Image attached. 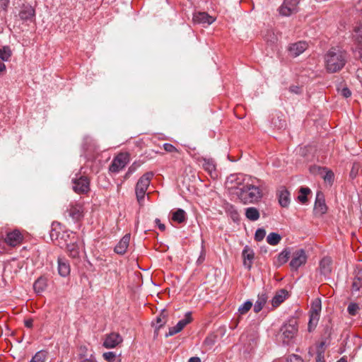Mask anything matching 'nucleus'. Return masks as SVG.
<instances>
[{"mask_svg":"<svg viewBox=\"0 0 362 362\" xmlns=\"http://www.w3.org/2000/svg\"><path fill=\"white\" fill-rule=\"evenodd\" d=\"M216 341V336L214 334H211L206 337L204 341V345L211 348Z\"/></svg>","mask_w":362,"mask_h":362,"instance_id":"a19ab883","label":"nucleus"},{"mask_svg":"<svg viewBox=\"0 0 362 362\" xmlns=\"http://www.w3.org/2000/svg\"><path fill=\"white\" fill-rule=\"evenodd\" d=\"M1 6L3 7L4 9H6V8L7 7V2L2 3Z\"/></svg>","mask_w":362,"mask_h":362,"instance_id":"680f3d73","label":"nucleus"},{"mask_svg":"<svg viewBox=\"0 0 362 362\" xmlns=\"http://www.w3.org/2000/svg\"><path fill=\"white\" fill-rule=\"evenodd\" d=\"M359 309V307L358 304L354 303H351L347 308V311L351 315H356L358 310Z\"/></svg>","mask_w":362,"mask_h":362,"instance_id":"37998d69","label":"nucleus"},{"mask_svg":"<svg viewBox=\"0 0 362 362\" xmlns=\"http://www.w3.org/2000/svg\"><path fill=\"white\" fill-rule=\"evenodd\" d=\"M325 342L322 341L317 346L315 362H325Z\"/></svg>","mask_w":362,"mask_h":362,"instance_id":"7c9ffc66","label":"nucleus"},{"mask_svg":"<svg viewBox=\"0 0 362 362\" xmlns=\"http://www.w3.org/2000/svg\"><path fill=\"white\" fill-rule=\"evenodd\" d=\"M288 296V292L286 289H281L278 291L272 300V306L274 308L278 307L283 303Z\"/></svg>","mask_w":362,"mask_h":362,"instance_id":"393cba45","label":"nucleus"},{"mask_svg":"<svg viewBox=\"0 0 362 362\" xmlns=\"http://www.w3.org/2000/svg\"><path fill=\"white\" fill-rule=\"evenodd\" d=\"M163 148L165 151H166L167 152H177V148L171 144H169V143H165L163 144Z\"/></svg>","mask_w":362,"mask_h":362,"instance_id":"09e8293b","label":"nucleus"},{"mask_svg":"<svg viewBox=\"0 0 362 362\" xmlns=\"http://www.w3.org/2000/svg\"><path fill=\"white\" fill-rule=\"evenodd\" d=\"M172 219L177 223H183L185 221V211L183 209H178L173 213Z\"/></svg>","mask_w":362,"mask_h":362,"instance_id":"f704fd0d","label":"nucleus"},{"mask_svg":"<svg viewBox=\"0 0 362 362\" xmlns=\"http://www.w3.org/2000/svg\"><path fill=\"white\" fill-rule=\"evenodd\" d=\"M122 341V337L115 332L108 334L103 341V346L107 349H112Z\"/></svg>","mask_w":362,"mask_h":362,"instance_id":"f3484780","label":"nucleus"},{"mask_svg":"<svg viewBox=\"0 0 362 362\" xmlns=\"http://www.w3.org/2000/svg\"><path fill=\"white\" fill-rule=\"evenodd\" d=\"M290 254L291 252L288 249H285L281 252H280L276 260L278 265L281 266L286 263L290 257Z\"/></svg>","mask_w":362,"mask_h":362,"instance_id":"2f4dec72","label":"nucleus"},{"mask_svg":"<svg viewBox=\"0 0 362 362\" xmlns=\"http://www.w3.org/2000/svg\"><path fill=\"white\" fill-rule=\"evenodd\" d=\"M338 91L340 93V94L343 97H344L346 98H347L351 95V92L347 87H344V88H341V90L338 89Z\"/></svg>","mask_w":362,"mask_h":362,"instance_id":"de8ad7c7","label":"nucleus"},{"mask_svg":"<svg viewBox=\"0 0 362 362\" xmlns=\"http://www.w3.org/2000/svg\"><path fill=\"white\" fill-rule=\"evenodd\" d=\"M355 34L354 35L355 43L356 44V49H358L359 58L362 57V23H360L354 29Z\"/></svg>","mask_w":362,"mask_h":362,"instance_id":"412c9836","label":"nucleus"},{"mask_svg":"<svg viewBox=\"0 0 362 362\" xmlns=\"http://www.w3.org/2000/svg\"><path fill=\"white\" fill-rule=\"evenodd\" d=\"M294 11L293 8L288 6L286 3H284L279 8V13L284 16H289L293 13Z\"/></svg>","mask_w":362,"mask_h":362,"instance_id":"e433bc0d","label":"nucleus"},{"mask_svg":"<svg viewBox=\"0 0 362 362\" xmlns=\"http://www.w3.org/2000/svg\"><path fill=\"white\" fill-rule=\"evenodd\" d=\"M129 161V156L127 153L118 154L112 161L109 170L112 173H119Z\"/></svg>","mask_w":362,"mask_h":362,"instance_id":"0eeeda50","label":"nucleus"},{"mask_svg":"<svg viewBox=\"0 0 362 362\" xmlns=\"http://www.w3.org/2000/svg\"><path fill=\"white\" fill-rule=\"evenodd\" d=\"M231 216H232L233 219L235 221V219H238V213L235 210H233L231 212Z\"/></svg>","mask_w":362,"mask_h":362,"instance_id":"13d9d810","label":"nucleus"},{"mask_svg":"<svg viewBox=\"0 0 362 362\" xmlns=\"http://www.w3.org/2000/svg\"><path fill=\"white\" fill-rule=\"evenodd\" d=\"M281 240V235L277 233H270L267 237V242L271 245H276Z\"/></svg>","mask_w":362,"mask_h":362,"instance_id":"473e14b6","label":"nucleus"},{"mask_svg":"<svg viewBox=\"0 0 362 362\" xmlns=\"http://www.w3.org/2000/svg\"><path fill=\"white\" fill-rule=\"evenodd\" d=\"M6 66L3 61L0 60V73L5 71Z\"/></svg>","mask_w":362,"mask_h":362,"instance_id":"bf43d9fd","label":"nucleus"},{"mask_svg":"<svg viewBox=\"0 0 362 362\" xmlns=\"http://www.w3.org/2000/svg\"><path fill=\"white\" fill-rule=\"evenodd\" d=\"M361 74H362V71H359V70H358V71H357V76H358V77H360V76H361Z\"/></svg>","mask_w":362,"mask_h":362,"instance_id":"e2e57ef3","label":"nucleus"},{"mask_svg":"<svg viewBox=\"0 0 362 362\" xmlns=\"http://www.w3.org/2000/svg\"><path fill=\"white\" fill-rule=\"evenodd\" d=\"M19 18L23 21H33L35 16V11L33 6L28 4H24L20 12Z\"/></svg>","mask_w":362,"mask_h":362,"instance_id":"dca6fc26","label":"nucleus"},{"mask_svg":"<svg viewBox=\"0 0 362 362\" xmlns=\"http://www.w3.org/2000/svg\"><path fill=\"white\" fill-rule=\"evenodd\" d=\"M23 235L18 229H14L6 233L4 242L10 247H16L22 243Z\"/></svg>","mask_w":362,"mask_h":362,"instance_id":"9b49d317","label":"nucleus"},{"mask_svg":"<svg viewBox=\"0 0 362 362\" xmlns=\"http://www.w3.org/2000/svg\"><path fill=\"white\" fill-rule=\"evenodd\" d=\"M140 165L141 164L138 162H134V163H132L128 168V170L124 175V178H129L130 175L133 174L138 169V168L140 167Z\"/></svg>","mask_w":362,"mask_h":362,"instance_id":"79ce46f5","label":"nucleus"},{"mask_svg":"<svg viewBox=\"0 0 362 362\" xmlns=\"http://www.w3.org/2000/svg\"><path fill=\"white\" fill-rule=\"evenodd\" d=\"M308 47V44L305 41H299L289 46L288 51L293 57H298L302 54Z\"/></svg>","mask_w":362,"mask_h":362,"instance_id":"aec40b11","label":"nucleus"},{"mask_svg":"<svg viewBox=\"0 0 362 362\" xmlns=\"http://www.w3.org/2000/svg\"><path fill=\"white\" fill-rule=\"evenodd\" d=\"M243 265L247 269H250L255 259L254 250L248 245H245L242 252Z\"/></svg>","mask_w":362,"mask_h":362,"instance_id":"2eb2a0df","label":"nucleus"},{"mask_svg":"<svg viewBox=\"0 0 362 362\" xmlns=\"http://www.w3.org/2000/svg\"><path fill=\"white\" fill-rule=\"evenodd\" d=\"M188 362H201V359L199 357H197V356H194V357H191Z\"/></svg>","mask_w":362,"mask_h":362,"instance_id":"4d7b16f0","label":"nucleus"},{"mask_svg":"<svg viewBox=\"0 0 362 362\" xmlns=\"http://www.w3.org/2000/svg\"><path fill=\"white\" fill-rule=\"evenodd\" d=\"M321 308V300L320 298H315L312 302L310 310V319L308 322L309 332H311L316 327L319 321Z\"/></svg>","mask_w":362,"mask_h":362,"instance_id":"39448f33","label":"nucleus"},{"mask_svg":"<svg viewBox=\"0 0 362 362\" xmlns=\"http://www.w3.org/2000/svg\"><path fill=\"white\" fill-rule=\"evenodd\" d=\"M155 222L160 230L163 231L165 229V225L160 223L159 218H156Z\"/></svg>","mask_w":362,"mask_h":362,"instance_id":"5fc2aeb1","label":"nucleus"},{"mask_svg":"<svg viewBox=\"0 0 362 362\" xmlns=\"http://www.w3.org/2000/svg\"><path fill=\"white\" fill-rule=\"evenodd\" d=\"M202 165L204 169L209 173H212L216 170V165L212 159L204 158Z\"/></svg>","mask_w":362,"mask_h":362,"instance_id":"c9c22d12","label":"nucleus"},{"mask_svg":"<svg viewBox=\"0 0 362 362\" xmlns=\"http://www.w3.org/2000/svg\"><path fill=\"white\" fill-rule=\"evenodd\" d=\"M236 194L245 204L256 203L262 197V192L259 187L249 182L244 184L243 187L237 191Z\"/></svg>","mask_w":362,"mask_h":362,"instance_id":"f03ea898","label":"nucleus"},{"mask_svg":"<svg viewBox=\"0 0 362 362\" xmlns=\"http://www.w3.org/2000/svg\"><path fill=\"white\" fill-rule=\"evenodd\" d=\"M192 19L194 23L203 24L204 25H211L215 21L214 18L209 16L206 12H197L194 13Z\"/></svg>","mask_w":362,"mask_h":362,"instance_id":"a211bd4d","label":"nucleus"},{"mask_svg":"<svg viewBox=\"0 0 362 362\" xmlns=\"http://www.w3.org/2000/svg\"><path fill=\"white\" fill-rule=\"evenodd\" d=\"M205 259V252L204 250H202L199 257L197 260V263L198 264H201Z\"/></svg>","mask_w":362,"mask_h":362,"instance_id":"603ef678","label":"nucleus"},{"mask_svg":"<svg viewBox=\"0 0 362 362\" xmlns=\"http://www.w3.org/2000/svg\"><path fill=\"white\" fill-rule=\"evenodd\" d=\"M314 211L316 214L319 215H322L327 211V206L325 204L324 195L320 191H318L316 194Z\"/></svg>","mask_w":362,"mask_h":362,"instance_id":"4468645a","label":"nucleus"},{"mask_svg":"<svg viewBox=\"0 0 362 362\" xmlns=\"http://www.w3.org/2000/svg\"><path fill=\"white\" fill-rule=\"evenodd\" d=\"M337 362H347V361L345 358V357H342L339 360H338Z\"/></svg>","mask_w":362,"mask_h":362,"instance_id":"052dcab7","label":"nucleus"},{"mask_svg":"<svg viewBox=\"0 0 362 362\" xmlns=\"http://www.w3.org/2000/svg\"><path fill=\"white\" fill-rule=\"evenodd\" d=\"M73 189L78 194L86 193L89 190V180L86 177L76 175V177L72 178Z\"/></svg>","mask_w":362,"mask_h":362,"instance_id":"9d476101","label":"nucleus"},{"mask_svg":"<svg viewBox=\"0 0 362 362\" xmlns=\"http://www.w3.org/2000/svg\"><path fill=\"white\" fill-rule=\"evenodd\" d=\"M46 287H47L46 279L44 278H42V277L37 279L33 284L34 291L37 293H41L42 292H43L45 291V289L46 288Z\"/></svg>","mask_w":362,"mask_h":362,"instance_id":"c756f323","label":"nucleus"},{"mask_svg":"<svg viewBox=\"0 0 362 362\" xmlns=\"http://www.w3.org/2000/svg\"><path fill=\"white\" fill-rule=\"evenodd\" d=\"M323 178L325 182L332 183L334 180V174L332 171H327Z\"/></svg>","mask_w":362,"mask_h":362,"instance_id":"8fccbe9b","label":"nucleus"},{"mask_svg":"<svg viewBox=\"0 0 362 362\" xmlns=\"http://www.w3.org/2000/svg\"><path fill=\"white\" fill-rule=\"evenodd\" d=\"M266 235V231L263 228H258L255 234V239L257 241H261L264 239Z\"/></svg>","mask_w":362,"mask_h":362,"instance_id":"c03bdc74","label":"nucleus"},{"mask_svg":"<svg viewBox=\"0 0 362 362\" xmlns=\"http://www.w3.org/2000/svg\"><path fill=\"white\" fill-rule=\"evenodd\" d=\"M130 241V234H126L122 237L115 247V252L119 255H124L129 246Z\"/></svg>","mask_w":362,"mask_h":362,"instance_id":"4be33fe9","label":"nucleus"},{"mask_svg":"<svg viewBox=\"0 0 362 362\" xmlns=\"http://www.w3.org/2000/svg\"><path fill=\"white\" fill-rule=\"evenodd\" d=\"M66 248L67 252L69 255L74 259H78L79 258L80 255V248L78 245L77 244V240L75 241L71 242L66 246H65Z\"/></svg>","mask_w":362,"mask_h":362,"instance_id":"bb28decb","label":"nucleus"},{"mask_svg":"<svg viewBox=\"0 0 362 362\" xmlns=\"http://www.w3.org/2000/svg\"><path fill=\"white\" fill-rule=\"evenodd\" d=\"M250 180V177L243 174H232L227 177L226 184L230 185V188H236L239 191V189L243 187L244 184L248 182Z\"/></svg>","mask_w":362,"mask_h":362,"instance_id":"6e6552de","label":"nucleus"},{"mask_svg":"<svg viewBox=\"0 0 362 362\" xmlns=\"http://www.w3.org/2000/svg\"><path fill=\"white\" fill-rule=\"evenodd\" d=\"M290 91L291 93H296V94H298L300 93V88L298 86H291L290 88H289Z\"/></svg>","mask_w":362,"mask_h":362,"instance_id":"864d4df0","label":"nucleus"},{"mask_svg":"<svg viewBox=\"0 0 362 362\" xmlns=\"http://www.w3.org/2000/svg\"><path fill=\"white\" fill-rule=\"evenodd\" d=\"M245 216L252 221H255L259 218V212L255 207H248L245 209Z\"/></svg>","mask_w":362,"mask_h":362,"instance_id":"c85d7f7f","label":"nucleus"},{"mask_svg":"<svg viewBox=\"0 0 362 362\" xmlns=\"http://www.w3.org/2000/svg\"><path fill=\"white\" fill-rule=\"evenodd\" d=\"M362 288V267L357 265L354 269V278L351 285L353 292H356Z\"/></svg>","mask_w":362,"mask_h":362,"instance_id":"6ab92c4d","label":"nucleus"},{"mask_svg":"<svg viewBox=\"0 0 362 362\" xmlns=\"http://www.w3.org/2000/svg\"><path fill=\"white\" fill-rule=\"evenodd\" d=\"M192 320L191 313H187L184 319L180 320L175 326L169 328V331L165 334V337H168L180 332Z\"/></svg>","mask_w":362,"mask_h":362,"instance_id":"ddd939ff","label":"nucleus"},{"mask_svg":"<svg viewBox=\"0 0 362 362\" xmlns=\"http://www.w3.org/2000/svg\"><path fill=\"white\" fill-rule=\"evenodd\" d=\"M279 202L282 207H287L290 204V193L285 187H281L279 192Z\"/></svg>","mask_w":362,"mask_h":362,"instance_id":"5701e85b","label":"nucleus"},{"mask_svg":"<svg viewBox=\"0 0 362 362\" xmlns=\"http://www.w3.org/2000/svg\"><path fill=\"white\" fill-rule=\"evenodd\" d=\"M12 55V52L8 46H4L0 49V59L3 62H8Z\"/></svg>","mask_w":362,"mask_h":362,"instance_id":"72a5a7b5","label":"nucleus"},{"mask_svg":"<svg viewBox=\"0 0 362 362\" xmlns=\"http://www.w3.org/2000/svg\"><path fill=\"white\" fill-rule=\"evenodd\" d=\"M281 332L284 337V341L288 343L296 336L298 332L296 322L293 321L292 323L284 324L281 328Z\"/></svg>","mask_w":362,"mask_h":362,"instance_id":"f8f14e48","label":"nucleus"},{"mask_svg":"<svg viewBox=\"0 0 362 362\" xmlns=\"http://www.w3.org/2000/svg\"><path fill=\"white\" fill-rule=\"evenodd\" d=\"M156 322L158 324V328L161 327L165 323V316L160 315L156 319Z\"/></svg>","mask_w":362,"mask_h":362,"instance_id":"3c124183","label":"nucleus"},{"mask_svg":"<svg viewBox=\"0 0 362 362\" xmlns=\"http://www.w3.org/2000/svg\"><path fill=\"white\" fill-rule=\"evenodd\" d=\"M64 216L74 223L80 221L83 217V205L79 203H71L64 212Z\"/></svg>","mask_w":362,"mask_h":362,"instance_id":"423d86ee","label":"nucleus"},{"mask_svg":"<svg viewBox=\"0 0 362 362\" xmlns=\"http://www.w3.org/2000/svg\"><path fill=\"white\" fill-rule=\"evenodd\" d=\"M268 297L266 293L262 292L258 294L257 299L254 305V312L258 313L262 310L265 303H267Z\"/></svg>","mask_w":362,"mask_h":362,"instance_id":"cd10ccee","label":"nucleus"},{"mask_svg":"<svg viewBox=\"0 0 362 362\" xmlns=\"http://www.w3.org/2000/svg\"><path fill=\"white\" fill-rule=\"evenodd\" d=\"M307 262V255L305 250L299 249L296 250L292 255V259L290 262V267L292 270H298V269L305 264Z\"/></svg>","mask_w":362,"mask_h":362,"instance_id":"1a4fd4ad","label":"nucleus"},{"mask_svg":"<svg viewBox=\"0 0 362 362\" xmlns=\"http://www.w3.org/2000/svg\"><path fill=\"white\" fill-rule=\"evenodd\" d=\"M46 353L43 351H40L31 358L30 362H45L46 359Z\"/></svg>","mask_w":362,"mask_h":362,"instance_id":"58836bf2","label":"nucleus"},{"mask_svg":"<svg viewBox=\"0 0 362 362\" xmlns=\"http://www.w3.org/2000/svg\"><path fill=\"white\" fill-rule=\"evenodd\" d=\"M33 320L32 319H28L25 320V326L28 328H31L33 327Z\"/></svg>","mask_w":362,"mask_h":362,"instance_id":"6e6d98bb","label":"nucleus"},{"mask_svg":"<svg viewBox=\"0 0 362 362\" xmlns=\"http://www.w3.org/2000/svg\"><path fill=\"white\" fill-rule=\"evenodd\" d=\"M52 241H57V245L63 248L69 243L78 240L75 234L69 230H62L60 223L52 224V230L49 233Z\"/></svg>","mask_w":362,"mask_h":362,"instance_id":"7ed1b4c3","label":"nucleus"},{"mask_svg":"<svg viewBox=\"0 0 362 362\" xmlns=\"http://www.w3.org/2000/svg\"><path fill=\"white\" fill-rule=\"evenodd\" d=\"M58 272L62 276H66L70 273V266L68 261L64 257L58 258Z\"/></svg>","mask_w":362,"mask_h":362,"instance_id":"a878e982","label":"nucleus"},{"mask_svg":"<svg viewBox=\"0 0 362 362\" xmlns=\"http://www.w3.org/2000/svg\"><path fill=\"white\" fill-rule=\"evenodd\" d=\"M300 194L298 195V199L301 203L304 204L307 202V194L310 192V189L308 187H300Z\"/></svg>","mask_w":362,"mask_h":362,"instance_id":"4c0bfd02","label":"nucleus"},{"mask_svg":"<svg viewBox=\"0 0 362 362\" xmlns=\"http://www.w3.org/2000/svg\"><path fill=\"white\" fill-rule=\"evenodd\" d=\"M252 306V302L250 300H247L239 307L238 312L240 315H244L251 309Z\"/></svg>","mask_w":362,"mask_h":362,"instance_id":"ea45409f","label":"nucleus"},{"mask_svg":"<svg viewBox=\"0 0 362 362\" xmlns=\"http://www.w3.org/2000/svg\"><path fill=\"white\" fill-rule=\"evenodd\" d=\"M347 54L345 51L332 47L325 56V68L329 73L339 71L346 64Z\"/></svg>","mask_w":362,"mask_h":362,"instance_id":"f257e3e1","label":"nucleus"},{"mask_svg":"<svg viewBox=\"0 0 362 362\" xmlns=\"http://www.w3.org/2000/svg\"><path fill=\"white\" fill-rule=\"evenodd\" d=\"M153 175V173L151 171L146 173L139 178L136 185L135 193L137 201L140 205L143 204L146 190L149 187Z\"/></svg>","mask_w":362,"mask_h":362,"instance_id":"20e7f679","label":"nucleus"},{"mask_svg":"<svg viewBox=\"0 0 362 362\" xmlns=\"http://www.w3.org/2000/svg\"><path fill=\"white\" fill-rule=\"evenodd\" d=\"M103 358L109 361V362H111L113 360H115V357H116V354L115 352L113 351H108V352H105L103 354Z\"/></svg>","mask_w":362,"mask_h":362,"instance_id":"a18cd8bd","label":"nucleus"},{"mask_svg":"<svg viewBox=\"0 0 362 362\" xmlns=\"http://www.w3.org/2000/svg\"><path fill=\"white\" fill-rule=\"evenodd\" d=\"M332 259L330 257H325L320 262V274L325 276H328L332 272Z\"/></svg>","mask_w":362,"mask_h":362,"instance_id":"b1692460","label":"nucleus"},{"mask_svg":"<svg viewBox=\"0 0 362 362\" xmlns=\"http://www.w3.org/2000/svg\"><path fill=\"white\" fill-rule=\"evenodd\" d=\"M287 362H304L303 360L298 355L293 354L289 356L286 360Z\"/></svg>","mask_w":362,"mask_h":362,"instance_id":"49530a36","label":"nucleus"},{"mask_svg":"<svg viewBox=\"0 0 362 362\" xmlns=\"http://www.w3.org/2000/svg\"><path fill=\"white\" fill-rule=\"evenodd\" d=\"M82 362H93V361L90 359H85Z\"/></svg>","mask_w":362,"mask_h":362,"instance_id":"0e129e2a","label":"nucleus"}]
</instances>
